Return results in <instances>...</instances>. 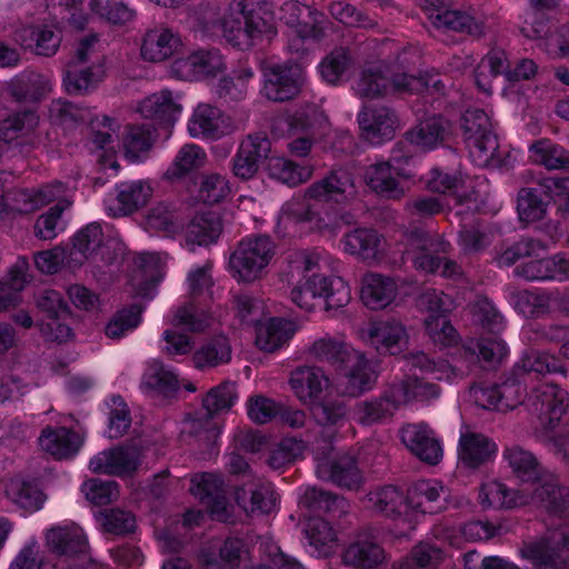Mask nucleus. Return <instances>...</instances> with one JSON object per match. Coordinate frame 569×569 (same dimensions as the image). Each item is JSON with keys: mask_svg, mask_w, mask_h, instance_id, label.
Segmentation results:
<instances>
[{"mask_svg": "<svg viewBox=\"0 0 569 569\" xmlns=\"http://www.w3.org/2000/svg\"><path fill=\"white\" fill-rule=\"evenodd\" d=\"M340 262L323 250L295 251L288 258V279L293 283L291 301L300 309L311 311L318 301L326 309L346 307L351 300L349 284L340 277L325 276L323 270L337 271Z\"/></svg>", "mask_w": 569, "mask_h": 569, "instance_id": "1", "label": "nucleus"}, {"mask_svg": "<svg viewBox=\"0 0 569 569\" xmlns=\"http://www.w3.org/2000/svg\"><path fill=\"white\" fill-rule=\"evenodd\" d=\"M222 37L239 50L270 41L278 33L273 9L263 0H233L220 19Z\"/></svg>", "mask_w": 569, "mask_h": 569, "instance_id": "2", "label": "nucleus"}, {"mask_svg": "<svg viewBox=\"0 0 569 569\" xmlns=\"http://www.w3.org/2000/svg\"><path fill=\"white\" fill-rule=\"evenodd\" d=\"M503 459L519 480L531 483V495L542 493L545 501H536V506L546 509L550 516L569 517V489L560 487L557 478L543 469L531 451L512 446L505 449Z\"/></svg>", "mask_w": 569, "mask_h": 569, "instance_id": "3", "label": "nucleus"}, {"mask_svg": "<svg viewBox=\"0 0 569 569\" xmlns=\"http://www.w3.org/2000/svg\"><path fill=\"white\" fill-rule=\"evenodd\" d=\"M402 247V258L410 260L419 271L438 273L451 280L463 277L461 266L446 257L451 251V244L442 236L416 228L403 233Z\"/></svg>", "mask_w": 569, "mask_h": 569, "instance_id": "4", "label": "nucleus"}, {"mask_svg": "<svg viewBox=\"0 0 569 569\" xmlns=\"http://www.w3.org/2000/svg\"><path fill=\"white\" fill-rule=\"evenodd\" d=\"M47 10L56 19L69 23L76 29H83L92 12L113 24H124L134 17V10L120 0H108L98 10V0H44Z\"/></svg>", "mask_w": 569, "mask_h": 569, "instance_id": "5", "label": "nucleus"}, {"mask_svg": "<svg viewBox=\"0 0 569 569\" xmlns=\"http://www.w3.org/2000/svg\"><path fill=\"white\" fill-rule=\"evenodd\" d=\"M276 252L270 237L259 234L242 239L229 259L231 276L239 282H253L260 279Z\"/></svg>", "mask_w": 569, "mask_h": 569, "instance_id": "6", "label": "nucleus"}, {"mask_svg": "<svg viewBox=\"0 0 569 569\" xmlns=\"http://www.w3.org/2000/svg\"><path fill=\"white\" fill-rule=\"evenodd\" d=\"M288 152L295 158H307L313 144L329 129L327 116L315 104H308L288 118Z\"/></svg>", "mask_w": 569, "mask_h": 569, "instance_id": "7", "label": "nucleus"}, {"mask_svg": "<svg viewBox=\"0 0 569 569\" xmlns=\"http://www.w3.org/2000/svg\"><path fill=\"white\" fill-rule=\"evenodd\" d=\"M462 134L475 166L486 168L499 148L489 116L481 109H468L462 117Z\"/></svg>", "mask_w": 569, "mask_h": 569, "instance_id": "8", "label": "nucleus"}, {"mask_svg": "<svg viewBox=\"0 0 569 569\" xmlns=\"http://www.w3.org/2000/svg\"><path fill=\"white\" fill-rule=\"evenodd\" d=\"M526 406L536 415V431L553 430L569 409V393L555 383H541L527 396Z\"/></svg>", "mask_w": 569, "mask_h": 569, "instance_id": "9", "label": "nucleus"}, {"mask_svg": "<svg viewBox=\"0 0 569 569\" xmlns=\"http://www.w3.org/2000/svg\"><path fill=\"white\" fill-rule=\"evenodd\" d=\"M408 493L396 486L387 485L371 490L366 496V507L372 512L391 519L401 526L398 536H407L413 530Z\"/></svg>", "mask_w": 569, "mask_h": 569, "instance_id": "10", "label": "nucleus"}, {"mask_svg": "<svg viewBox=\"0 0 569 569\" xmlns=\"http://www.w3.org/2000/svg\"><path fill=\"white\" fill-rule=\"evenodd\" d=\"M48 547L59 559L53 569H71L80 565L79 558L88 550L87 538L78 526L54 527L47 531Z\"/></svg>", "mask_w": 569, "mask_h": 569, "instance_id": "11", "label": "nucleus"}, {"mask_svg": "<svg viewBox=\"0 0 569 569\" xmlns=\"http://www.w3.org/2000/svg\"><path fill=\"white\" fill-rule=\"evenodd\" d=\"M357 121L362 139L372 146L392 140L402 127L397 112L386 106L365 107Z\"/></svg>", "mask_w": 569, "mask_h": 569, "instance_id": "12", "label": "nucleus"}, {"mask_svg": "<svg viewBox=\"0 0 569 569\" xmlns=\"http://www.w3.org/2000/svg\"><path fill=\"white\" fill-rule=\"evenodd\" d=\"M400 151V144H397L392 149L390 160L372 163L363 172L366 184L376 193L388 199H400L406 193L405 187L398 180V177L402 174L399 168L402 161Z\"/></svg>", "mask_w": 569, "mask_h": 569, "instance_id": "13", "label": "nucleus"}, {"mask_svg": "<svg viewBox=\"0 0 569 569\" xmlns=\"http://www.w3.org/2000/svg\"><path fill=\"white\" fill-rule=\"evenodd\" d=\"M565 549L569 550V530L559 528L549 530L543 538L526 545L521 553L537 569H560L565 565L561 555Z\"/></svg>", "mask_w": 569, "mask_h": 569, "instance_id": "14", "label": "nucleus"}, {"mask_svg": "<svg viewBox=\"0 0 569 569\" xmlns=\"http://www.w3.org/2000/svg\"><path fill=\"white\" fill-rule=\"evenodd\" d=\"M356 194L357 188L352 173L345 168H339L310 184L305 190L303 197L307 201L342 203L353 199Z\"/></svg>", "mask_w": 569, "mask_h": 569, "instance_id": "15", "label": "nucleus"}, {"mask_svg": "<svg viewBox=\"0 0 569 569\" xmlns=\"http://www.w3.org/2000/svg\"><path fill=\"white\" fill-rule=\"evenodd\" d=\"M360 338L379 353L397 355L408 342L406 327L396 319H377L359 330Z\"/></svg>", "mask_w": 569, "mask_h": 569, "instance_id": "16", "label": "nucleus"}, {"mask_svg": "<svg viewBox=\"0 0 569 569\" xmlns=\"http://www.w3.org/2000/svg\"><path fill=\"white\" fill-rule=\"evenodd\" d=\"M280 12V19L292 28L295 34L301 40H320L325 34L326 26L329 24L321 12L310 9L297 0L284 2Z\"/></svg>", "mask_w": 569, "mask_h": 569, "instance_id": "17", "label": "nucleus"}, {"mask_svg": "<svg viewBox=\"0 0 569 569\" xmlns=\"http://www.w3.org/2000/svg\"><path fill=\"white\" fill-rule=\"evenodd\" d=\"M0 138L19 146L34 147L42 142L40 116L33 109H24L8 114L0 121Z\"/></svg>", "mask_w": 569, "mask_h": 569, "instance_id": "18", "label": "nucleus"}, {"mask_svg": "<svg viewBox=\"0 0 569 569\" xmlns=\"http://www.w3.org/2000/svg\"><path fill=\"white\" fill-rule=\"evenodd\" d=\"M421 7L437 28H447L479 37L483 32V21L469 13L445 9V0H421Z\"/></svg>", "mask_w": 569, "mask_h": 569, "instance_id": "19", "label": "nucleus"}, {"mask_svg": "<svg viewBox=\"0 0 569 569\" xmlns=\"http://www.w3.org/2000/svg\"><path fill=\"white\" fill-rule=\"evenodd\" d=\"M224 67L223 58L218 50H198L187 57L176 59L171 66V73L178 79L193 81L216 76Z\"/></svg>", "mask_w": 569, "mask_h": 569, "instance_id": "20", "label": "nucleus"}, {"mask_svg": "<svg viewBox=\"0 0 569 569\" xmlns=\"http://www.w3.org/2000/svg\"><path fill=\"white\" fill-rule=\"evenodd\" d=\"M407 493L415 529L422 516L439 512L445 507L447 490L441 482L430 479L415 482Z\"/></svg>", "mask_w": 569, "mask_h": 569, "instance_id": "21", "label": "nucleus"}, {"mask_svg": "<svg viewBox=\"0 0 569 569\" xmlns=\"http://www.w3.org/2000/svg\"><path fill=\"white\" fill-rule=\"evenodd\" d=\"M141 461V450L137 446H123L103 450L89 462V469L94 473L118 477L133 473Z\"/></svg>", "mask_w": 569, "mask_h": 569, "instance_id": "22", "label": "nucleus"}, {"mask_svg": "<svg viewBox=\"0 0 569 569\" xmlns=\"http://www.w3.org/2000/svg\"><path fill=\"white\" fill-rule=\"evenodd\" d=\"M316 472L318 478L333 482L349 490H357L363 482V477L353 457L341 455L336 458L317 457Z\"/></svg>", "mask_w": 569, "mask_h": 569, "instance_id": "23", "label": "nucleus"}, {"mask_svg": "<svg viewBox=\"0 0 569 569\" xmlns=\"http://www.w3.org/2000/svg\"><path fill=\"white\" fill-rule=\"evenodd\" d=\"M402 443L418 457L429 465H437L443 456L440 440L432 429L426 423H409L400 429Z\"/></svg>", "mask_w": 569, "mask_h": 569, "instance_id": "24", "label": "nucleus"}, {"mask_svg": "<svg viewBox=\"0 0 569 569\" xmlns=\"http://www.w3.org/2000/svg\"><path fill=\"white\" fill-rule=\"evenodd\" d=\"M341 246L346 253L368 264L378 263L386 256V240L370 228H358L346 233Z\"/></svg>", "mask_w": 569, "mask_h": 569, "instance_id": "25", "label": "nucleus"}, {"mask_svg": "<svg viewBox=\"0 0 569 569\" xmlns=\"http://www.w3.org/2000/svg\"><path fill=\"white\" fill-rule=\"evenodd\" d=\"M266 97L272 101L292 99L300 90L302 71L298 66L269 64L263 70Z\"/></svg>", "mask_w": 569, "mask_h": 569, "instance_id": "26", "label": "nucleus"}, {"mask_svg": "<svg viewBox=\"0 0 569 569\" xmlns=\"http://www.w3.org/2000/svg\"><path fill=\"white\" fill-rule=\"evenodd\" d=\"M536 501H545L542 493L531 495L527 488L512 490L497 480H489L481 485L479 502L483 508H515L527 505H536Z\"/></svg>", "mask_w": 569, "mask_h": 569, "instance_id": "27", "label": "nucleus"}, {"mask_svg": "<svg viewBox=\"0 0 569 569\" xmlns=\"http://www.w3.org/2000/svg\"><path fill=\"white\" fill-rule=\"evenodd\" d=\"M289 385L301 403L311 406L321 399L330 386V379L320 367L300 366L291 371Z\"/></svg>", "mask_w": 569, "mask_h": 569, "instance_id": "28", "label": "nucleus"}, {"mask_svg": "<svg viewBox=\"0 0 569 569\" xmlns=\"http://www.w3.org/2000/svg\"><path fill=\"white\" fill-rule=\"evenodd\" d=\"M179 33L166 26L148 29L141 38L140 56L144 61L163 62L181 50Z\"/></svg>", "mask_w": 569, "mask_h": 569, "instance_id": "29", "label": "nucleus"}, {"mask_svg": "<svg viewBox=\"0 0 569 569\" xmlns=\"http://www.w3.org/2000/svg\"><path fill=\"white\" fill-rule=\"evenodd\" d=\"M341 561L353 569H377L387 553L370 533L361 532L343 549Z\"/></svg>", "mask_w": 569, "mask_h": 569, "instance_id": "30", "label": "nucleus"}, {"mask_svg": "<svg viewBox=\"0 0 569 569\" xmlns=\"http://www.w3.org/2000/svg\"><path fill=\"white\" fill-rule=\"evenodd\" d=\"M497 445L487 436L465 428L458 443V461L466 469L475 470L497 455Z\"/></svg>", "mask_w": 569, "mask_h": 569, "instance_id": "31", "label": "nucleus"}, {"mask_svg": "<svg viewBox=\"0 0 569 569\" xmlns=\"http://www.w3.org/2000/svg\"><path fill=\"white\" fill-rule=\"evenodd\" d=\"M17 37L21 46L43 57L54 56L62 40L61 30L57 23L46 22L22 27Z\"/></svg>", "mask_w": 569, "mask_h": 569, "instance_id": "32", "label": "nucleus"}, {"mask_svg": "<svg viewBox=\"0 0 569 569\" xmlns=\"http://www.w3.org/2000/svg\"><path fill=\"white\" fill-rule=\"evenodd\" d=\"M399 409V405L389 385L380 396L356 402L351 415L357 423L372 426L391 418Z\"/></svg>", "mask_w": 569, "mask_h": 569, "instance_id": "33", "label": "nucleus"}, {"mask_svg": "<svg viewBox=\"0 0 569 569\" xmlns=\"http://www.w3.org/2000/svg\"><path fill=\"white\" fill-rule=\"evenodd\" d=\"M271 143L263 136H248L232 159V172L241 180L251 179L258 171L259 161L266 158Z\"/></svg>", "mask_w": 569, "mask_h": 569, "instance_id": "34", "label": "nucleus"}, {"mask_svg": "<svg viewBox=\"0 0 569 569\" xmlns=\"http://www.w3.org/2000/svg\"><path fill=\"white\" fill-rule=\"evenodd\" d=\"M139 113L164 126H173L182 112L180 94L168 89L146 97L138 107Z\"/></svg>", "mask_w": 569, "mask_h": 569, "instance_id": "35", "label": "nucleus"}, {"mask_svg": "<svg viewBox=\"0 0 569 569\" xmlns=\"http://www.w3.org/2000/svg\"><path fill=\"white\" fill-rule=\"evenodd\" d=\"M307 352L313 360L329 363L338 369L358 357V350L348 343L345 338L330 335L315 339L308 347Z\"/></svg>", "mask_w": 569, "mask_h": 569, "instance_id": "36", "label": "nucleus"}, {"mask_svg": "<svg viewBox=\"0 0 569 569\" xmlns=\"http://www.w3.org/2000/svg\"><path fill=\"white\" fill-rule=\"evenodd\" d=\"M38 443L46 453L58 460H63L72 458L79 452L83 439L66 427L48 426L41 431Z\"/></svg>", "mask_w": 569, "mask_h": 569, "instance_id": "37", "label": "nucleus"}, {"mask_svg": "<svg viewBox=\"0 0 569 569\" xmlns=\"http://www.w3.org/2000/svg\"><path fill=\"white\" fill-rule=\"evenodd\" d=\"M190 492L207 507L212 516L220 518L226 515L227 498L220 476L207 472L193 476Z\"/></svg>", "mask_w": 569, "mask_h": 569, "instance_id": "38", "label": "nucleus"}, {"mask_svg": "<svg viewBox=\"0 0 569 569\" xmlns=\"http://www.w3.org/2000/svg\"><path fill=\"white\" fill-rule=\"evenodd\" d=\"M153 193L151 183L147 180L121 182L117 186V206L106 202L109 213L113 217L127 216L144 206Z\"/></svg>", "mask_w": 569, "mask_h": 569, "instance_id": "39", "label": "nucleus"}, {"mask_svg": "<svg viewBox=\"0 0 569 569\" xmlns=\"http://www.w3.org/2000/svg\"><path fill=\"white\" fill-rule=\"evenodd\" d=\"M111 241V230L106 226V230L99 222H92L80 229L73 237V246L70 251V259L76 264H81L84 260L92 257L102 247Z\"/></svg>", "mask_w": 569, "mask_h": 569, "instance_id": "40", "label": "nucleus"}, {"mask_svg": "<svg viewBox=\"0 0 569 569\" xmlns=\"http://www.w3.org/2000/svg\"><path fill=\"white\" fill-rule=\"evenodd\" d=\"M390 387L399 408L412 402H430L439 398L441 393V389L438 385L412 376L396 379L390 383Z\"/></svg>", "mask_w": 569, "mask_h": 569, "instance_id": "41", "label": "nucleus"}, {"mask_svg": "<svg viewBox=\"0 0 569 569\" xmlns=\"http://www.w3.org/2000/svg\"><path fill=\"white\" fill-rule=\"evenodd\" d=\"M388 71H390V64L386 62L367 64L353 81L355 93L367 99L388 96L390 91Z\"/></svg>", "mask_w": 569, "mask_h": 569, "instance_id": "42", "label": "nucleus"}, {"mask_svg": "<svg viewBox=\"0 0 569 569\" xmlns=\"http://www.w3.org/2000/svg\"><path fill=\"white\" fill-rule=\"evenodd\" d=\"M340 369L346 370L341 382L342 393L358 397L373 388L377 380L376 372L371 369L366 356L358 351V357L345 363Z\"/></svg>", "mask_w": 569, "mask_h": 569, "instance_id": "43", "label": "nucleus"}, {"mask_svg": "<svg viewBox=\"0 0 569 569\" xmlns=\"http://www.w3.org/2000/svg\"><path fill=\"white\" fill-rule=\"evenodd\" d=\"M361 284L360 298L365 306L372 310L389 306L398 291L393 279L373 272L365 274Z\"/></svg>", "mask_w": 569, "mask_h": 569, "instance_id": "44", "label": "nucleus"}, {"mask_svg": "<svg viewBox=\"0 0 569 569\" xmlns=\"http://www.w3.org/2000/svg\"><path fill=\"white\" fill-rule=\"evenodd\" d=\"M220 110L210 104L199 103L188 120V133L196 139L217 140L224 134Z\"/></svg>", "mask_w": 569, "mask_h": 569, "instance_id": "45", "label": "nucleus"}, {"mask_svg": "<svg viewBox=\"0 0 569 569\" xmlns=\"http://www.w3.org/2000/svg\"><path fill=\"white\" fill-rule=\"evenodd\" d=\"M237 502L247 515H269L277 509V495L271 483L258 482L239 489Z\"/></svg>", "mask_w": 569, "mask_h": 569, "instance_id": "46", "label": "nucleus"}, {"mask_svg": "<svg viewBox=\"0 0 569 569\" xmlns=\"http://www.w3.org/2000/svg\"><path fill=\"white\" fill-rule=\"evenodd\" d=\"M104 76L106 70L101 61L88 66L68 63L63 84L70 94H87L98 87Z\"/></svg>", "mask_w": 569, "mask_h": 569, "instance_id": "47", "label": "nucleus"}, {"mask_svg": "<svg viewBox=\"0 0 569 569\" xmlns=\"http://www.w3.org/2000/svg\"><path fill=\"white\" fill-rule=\"evenodd\" d=\"M315 167L311 163H299L292 159L273 156L268 159V176L288 187H297L311 179Z\"/></svg>", "mask_w": 569, "mask_h": 569, "instance_id": "48", "label": "nucleus"}, {"mask_svg": "<svg viewBox=\"0 0 569 569\" xmlns=\"http://www.w3.org/2000/svg\"><path fill=\"white\" fill-rule=\"evenodd\" d=\"M221 233L220 220L212 213H201L192 218L184 231V246L189 251L217 241Z\"/></svg>", "mask_w": 569, "mask_h": 569, "instance_id": "49", "label": "nucleus"}, {"mask_svg": "<svg viewBox=\"0 0 569 569\" xmlns=\"http://www.w3.org/2000/svg\"><path fill=\"white\" fill-rule=\"evenodd\" d=\"M220 563L211 557H204L201 569H239L240 566L251 560L249 543L241 538H227L219 549Z\"/></svg>", "mask_w": 569, "mask_h": 569, "instance_id": "50", "label": "nucleus"}, {"mask_svg": "<svg viewBox=\"0 0 569 569\" xmlns=\"http://www.w3.org/2000/svg\"><path fill=\"white\" fill-rule=\"evenodd\" d=\"M448 130L449 122L441 117L433 116L419 122L406 133V137L411 144L422 150H431L445 140Z\"/></svg>", "mask_w": 569, "mask_h": 569, "instance_id": "51", "label": "nucleus"}, {"mask_svg": "<svg viewBox=\"0 0 569 569\" xmlns=\"http://www.w3.org/2000/svg\"><path fill=\"white\" fill-rule=\"evenodd\" d=\"M515 375H521L526 380L531 373H561L566 376L567 369L556 357L539 351L528 350L513 365Z\"/></svg>", "mask_w": 569, "mask_h": 569, "instance_id": "52", "label": "nucleus"}, {"mask_svg": "<svg viewBox=\"0 0 569 569\" xmlns=\"http://www.w3.org/2000/svg\"><path fill=\"white\" fill-rule=\"evenodd\" d=\"M142 389L152 395L169 397L180 387L178 375L160 361H152L146 369L142 381Z\"/></svg>", "mask_w": 569, "mask_h": 569, "instance_id": "53", "label": "nucleus"}, {"mask_svg": "<svg viewBox=\"0 0 569 569\" xmlns=\"http://www.w3.org/2000/svg\"><path fill=\"white\" fill-rule=\"evenodd\" d=\"M293 322L281 318H271L259 326L256 336V345L259 349L273 352L287 343L295 335Z\"/></svg>", "mask_w": 569, "mask_h": 569, "instance_id": "54", "label": "nucleus"}, {"mask_svg": "<svg viewBox=\"0 0 569 569\" xmlns=\"http://www.w3.org/2000/svg\"><path fill=\"white\" fill-rule=\"evenodd\" d=\"M406 360L410 367L418 368L438 380L450 382L463 378L470 370L469 367H455L443 359H431L425 352L410 353L406 357Z\"/></svg>", "mask_w": 569, "mask_h": 569, "instance_id": "55", "label": "nucleus"}, {"mask_svg": "<svg viewBox=\"0 0 569 569\" xmlns=\"http://www.w3.org/2000/svg\"><path fill=\"white\" fill-rule=\"evenodd\" d=\"M305 533L311 552L317 557L330 555L337 545V531L323 518H310L306 523Z\"/></svg>", "mask_w": 569, "mask_h": 569, "instance_id": "56", "label": "nucleus"}, {"mask_svg": "<svg viewBox=\"0 0 569 569\" xmlns=\"http://www.w3.org/2000/svg\"><path fill=\"white\" fill-rule=\"evenodd\" d=\"M207 161L206 151L198 144L186 143L177 152L164 177L168 180H180L202 168Z\"/></svg>", "mask_w": 569, "mask_h": 569, "instance_id": "57", "label": "nucleus"}, {"mask_svg": "<svg viewBox=\"0 0 569 569\" xmlns=\"http://www.w3.org/2000/svg\"><path fill=\"white\" fill-rule=\"evenodd\" d=\"M231 346L224 336H217L201 345L192 355V362L197 369L218 367L231 360Z\"/></svg>", "mask_w": 569, "mask_h": 569, "instance_id": "58", "label": "nucleus"}, {"mask_svg": "<svg viewBox=\"0 0 569 569\" xmlns=\"http://www.w3.org/2000/svg\"><path fill=\"white\" fill-rule=\"evenodd\" d=\"M509 349L500 338L470 339L463 345L465 357L471 362L483 360L497 365L508 356Z\"/></svg>", "mask_w": 569, "mask_h": 569, "instance_id": "59", "label": "nucleus"}, {"mask_svg": "<svg viewBox=\"0 0 569 569\" xmlns=\"http://www.w3.org/2000/svg\"><path fill=\"white\" fill-rule=\"evenodd\" d=\"M48 118L52 124L71 128L77 124L92 122L93 111L90 108L57 99L49 104Z\"/></svg>", "mask_w": 569, "mask_h": 569, "instance_id": "60", "label": "nucleus"}, {"mask_svg": "<svg viewBox=\"0 0 569 569\" xmlns=\"http://www.w3.org/2000/svg\"><path fill=\"white\" fill-rule=\"evenodd\" d=\"M507 54L501 49L490 50L479 62L475 71L477 87L486 93L491 92V80L499 74L509 73Z\"/></svg>", "mask_w": 569, "mask_h": 569, "instance_id": "61", "label": "nucleus"}, {"mask_svg": "<svg viewBox=\"0 0 569 569\" xmlns=\"http://www.w3.org/2000/svg\"><path fill=\"white\" fill-rule=\"evenodd\" d=\"M154 139V128L152 126H129L123 138L126 157L133 162L144 159L151 149Z\"/></svg>", "mask_w": 569, "mask_h": 569, "instance_id": "62", "label": "nucleus"}, {"mask_svg": "<svg viewBox=\"0 0 569 569\" xmlns=\"http://www.w3.org/2000/svg\"><path fill=\"white\" fill-rule=\"evenodd\" d=\"M51 89V80L33 71L21 73L11 84L12 94L18 100L37 101L47 96Z\"/></svg>", "mask_w": 569, "mask_h": 569, "instance_id": "63", "label": "nucleus"}, {"mask_svg": "<svg viewBox=\"0 0 569 569\" xmlns=\"http://www.w3.org/2000/svg\"><path fill=\"white\" fill-rule=\"evenodd\" d=\"M530 159L548 170L569 169V152L548 139L536 141L529 147Z\"/></svg>", "mask_w": 569, "mask_h": 569, "instance_id": "64", "label": "nucleus"}]
</instances>
